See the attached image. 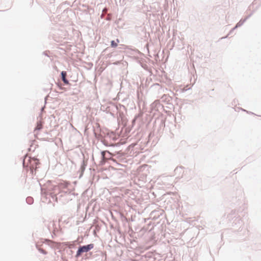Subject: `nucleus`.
Masks as SVG:
<instances>
[{"instance_id": "nucleus-5", "label": "nucleus", "mask_w": 261, "mask_h": 261, "mask_svg": "<svg viewBox=\"0 0 261 261\" xmlns=\"http://www.w3.org/2000/svg\"><path fill=\"white\" fill-rule=\"evenodd\" d=\"M59 187H67V184H60L58 186H56L55 187V188H57Z\"/></svg>"}, {"instance_id": "nucleus-3", "label": "nucleus", "mask_w": 261, "mask_h": 261, "mask_svg": "<svg viewBox=\"0 0 261 261\" xmlns=\"http://www.w3.org/2000/svg\"><path fill=\"white\" fill-rule=\"evenodd\" d=\"M42 128V124L41 121L37 122V126L35 127V130H40Z\"/></svg>"}, {"instance_id": "nucleus-4", "label": "nucleus", "mask_w": 261, "mask_h": 261, "mask_svg": "<svg viewBox=\"0 0 261 261\" xmlns=\"http://www.w3.org/2000/svg\"><path fill=\"white\" fill-rule=\"evenodd\" d=\"M111 45L112 47H116L117 46V43L113 40L111 42Z\"/></svg>"}, {"instance_id": "nucleus-6", "label": "nucleus", "mask_w": 261, "mask_h": 261, "mask_svg": "<svg viewBox=\"0 0 261 261\" xmlns=\"http://www.w3.org/2000/svg\"><path fill=\"white\" fill-rule=\"evenodd\" d=\"M32 160L35 162V163L36 165L39 164V161L37 159H33Z\"/></svg>"}, {"instance_id": "nucleus-7", "label": "nucleus", "mask_w": 261, "mask_h": 261, "mask_svg": "<svg viewBox=\"0 0 261 261\" xmlns=\"http://www.w3.org/2000/svg\"><path fill=\"white\" fill-rule=\"evenodd\" d=\"M240 22H239L238 23H237V24L236 25L237 27L241 25V24H240Z\"/></svg>"}, {"instance_id": "nucleus-8", "label": "nucleus", "mask_w": 261, "mask_h": 261, "mask_svg": "<svg viewBox=\"0 0 261 261\" xmlns=\"http://www.w3.org/2000/svg\"><path fill=\"white\" fill-rule=\"evenodd\" d=\"M117 44L119 42V40L118 39H116V41H115Z\"/></svg>"}, {"instance_id": "nucleus-2", "label": "nucleus", "mask_w": 261, "mask_h": 261, "mask_svg": "<svg viewBox=\"0 0 261 261\" xmlns=\"http://www.w3.org/2000/svg\"><path fill=\"white\" fill-rule=\"evenodd\" d=\"M62 79L64 83L65 84L68 83L67 80L66 79V72L65 71H62L61 72Z\"/></svg>"}, {"instance_id": "nucleus-1", "label": "nucleus", "mask_w": 261, "mask_h": 261, "mask_svg": "<svg viewBox=\"0 0 261 261\" xmlns=\"http://www.w3.org/2000/svg\"><path fill=\"white\" fill-rule=\"evenodd\" d=\"M94 247V245L93 244H90L86 246H83L79 248L76 256L78 257L81 255L82 253L87 252L90 250L92 249Z\"/></svg>"}]
</instances>
